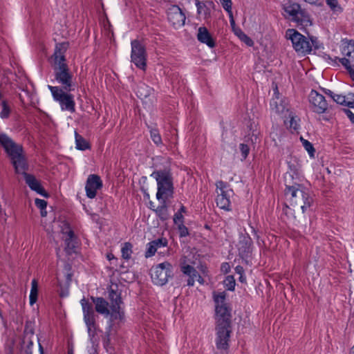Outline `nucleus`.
<instances>
[{
  "label": "nucleus",
  "instance_id": "nucleus-1",
  "mask_svg": "<svg viewBox=\"0 0 354 354\" xmlns=\"http://www.w3.org/2000/svg\"><path fill=\"white\" fill-rule=\"evenodd\" d=\"M68 46L65 42L57 44L50 57V64L56 82L66 91H72L75 90V81L65 57Z\"/></svg>",
  "mask_w": 354,
  "mask_h": 354
},
{
  "label": "nucleus",
  "instance_id": "nucleus-2",
  "mask_svg": "<svg viewBox=\"0 0 354 354\" xmlns=\"http://www.w3.org/2000/svg\"><path fill=\"white\" fill-rule=\"evenodd\" d=\"M285 196L290 205L294 208L293 210L301 209L303 214L305 213L313 202L308 190L301 184L294 182L290 174L285 176Z\"/></svg>",
  "mask_w": 354,
  "mask_h": 354
},
{
  "label": "nucleus",
  "instance_id": "nucleus-3",
  "mask_svg": "<svg viewBox=\"0 0 354 354\" xmlns=\"http://www.w3.org/2000/svg\"><path fill=\"white\" fill-rule=\"evenodd\" d=\"M0 144L4 148L12 160V165L17 173H24L26 161L22 154V147L16 144L6 134H0Z\"/></svg>",
  "mask_w": 354,
  "mask_h": 354
},
{
  "label": "nucleus",
  "instance_id": "nucleus-4",
  "mask_svg": "<svg viewBox=\"0 0 354 354\" xmlns=\"http://www.w3.org/2000/svg\"><path fill=\"white\" fill-rule=\"evenodd\" d=\"M286 37L292 42L293 48L301 55H306L311 52L313 48H319V41L316 37L308 39L295 29L286 31Z\"/></svg>",
  "mask_w": 354,
  "mask_h": 354
},
{
  "label": "nucleus",
  "instance_id": "nucleus-5",
  "mask_svg": "<svg viewBox=\"0 0 354 354\" xmlns=\"http://www.w3.org/2000/svg\"><path fill=\"white\" fill-rule=\"evenodd\" d=\"M153 176L158 185V192L156 198L165 199L171 196L173 193L172 180L171 175L166 171H158L151 174Z\"/></svg>",
  "mask_w": 354,
  "mask_h": 354
},
{
  "label": "nucleus",
  "instance_id": "nucleus-6",
  "mask_svg": "<svg viewBox=\"0 0 354 354\" xmlns=\"http://www.w3.org/2000/svg\"><path fill=\"white\" fill-rule=\"evenodd\" d=\"M54 100L59 102L62 111H75L74 96L63 88L57 86H48Z\"/></svg>",
  "mask_w": 354,
  "mask_h": 354
},
{
  "label": "nucleus",
  "instance_id": "nucleus-7",
  "mask_svg": "<svg viewBox=\"0 0 354 354\" xmlns=\"http://www.w3.org/2000/svg\"><path fill=\"white\" fill-rule=\"evenodd\" d=\"M214 354H228L230 337V326L217 325Z\"/></svg>",
  "mask_w": 354,
  "mask_h": 354
},
{
  "label": "nucleus",
  "instance_id": "nucleus-8",
  "mask_svg": "<svg viewBox=\"0 0 354 354\" xmlns=\"http://www.w3.org/2000/svg\"><path fill=\"white\" fill-rule=\"evenodd\" d=\"M171 275L172 266L167 261L159 263L151 269L152 281L158 286L165 285Z\"/></svg>",
  "mask_w": 354,
  "mask_h": 354
},
{
  "label": "nucleus",
  "instance_id": "nucleus-9",
  "mask_svg": "<svg viewBox=\"0 0 354 354\" xmlns=\"http://www.w3.org/2000/svg\"><path fill=\"white\" fill-rule=\"evenodd\" d=\"M111 306V322L113 324L119 323L124 318V311L121 307L122 304L120 295L113 290L109 292Z\"/></svg>",
  "mask_w": 354,
  "mask_h": 354
},
{
  "label": "nucleus",
  "instance_id": "nucleus-10",
  "mask_svg": "<svg viewBox=\"0 0 354 354\" xmlns=\"http://www.w3.org/2000/svg\"><path fill=\"white\" fill-rule=\"evenodd\" d=\"M217 196L216 202L217 206L223 209L229 210L230 206V194L232 192L229 185L222 180L216 183Z\"/></svg>",
  "mask_w": 354,
  "mask_h": 354
},
{
  "label": "nucleus",
  "instance_id": "nucleus-11",
  "mask_svg": "<svg viewBox=\"0 0 354 354\" xmlns=\"http://www.w3.org/2000/svg\"><path fill=\"white\" fill-rule=\"evenodd\" d=\"M131 62L139 68L145 70L146 68L147 54L145 46L138 40H133L131 43Z\"/></svg>",
  "mask_w": 354,
  "mask_h": 354
},
{
  "label": "nucleus",
  "instance_id": "nucleus-12",
  "mask_svg": "<svg viewBox=\"0 0 354 354\" xmlns=\"http://www.w3.org/2000/svg\"><path fill=\"white\" fill-rule=\"evenodd\" d=\"M286 12L285 17L297 22L304 23L308 21V17L301 9L300 5L297 3L288 2L283 6Z\"/></svg>",
  "mask_w": 354,
  "mask_h": 354
},
{
  "label": "nucleus",
  "instance_id": "nucleus-13",
  "mask_svg": "<svg viewBox=\"0 0 354 354\" xmlns=\"http://www.w3.org/2000/svg\"><path fill=\"white\" fill-rule=\"evenodd\" d=\"M344 57L339 59L346 68L354 67V41L352 40L343 41L341 48Z\"/></svg>",
  "mask_w": 354,
  "mask_h": 354
},
{
  "label": "nucleus",
  "instance_id": "nucleus-14",
  "mask_svg": "<svg viewBox=\"0 0 354 354\" xmlns=\"http://www.w3.org/2000/svg\"><path fill=\"white\" fill-rule=\"evenodd\" d=\"M309 102L312 110L319 114L324 113L328 108V103L324 95L312 90L309 95Z\"/></svg>",
  "mask_w": 354,
  "mask_h": 354
},
{
  "label": "nucleus",
  "instance_id": "nucleus-15",
  "mask_svg": "<svg viewBox=\"0 0 354 354\" xmlns=\"http://www.w3.org/2000/svg\"><path fill=\"white\" fill-rule=\"evenodd\" d=\"M61 227V232L62 234V239L66 243L65 250L66 252L71 253L74 252V249L75 248L76 241L75 237L74 236V233L71 229L68 223L66 222H62Z\"/></svg>",
  "mask_w": 354,
  "mask_h": 354
},
{
  "label": "nucleus",
  "instance_id": "nucleus-16",
  "mask_svg": "<svg viewBox=\"0 0 354 354\" xmlns=\"http://www.w3.org/2000/svg\"><path fill=\"white\" fill-rule=\"evenodd\" d=\"M169 21L175 28L182 27L185 24V15L177 6H171L167 12Z\"/></svg>",
  "mask_w": 354,
  "mask_h": 354
},
{
  "label": "nucleus",
  "instance_id": "nucleus-17",
  "mask_svg": "<svg viewBox=\"0 0 354 354\" xmlns=\"http://www.w3.org/2000/svg\"><path fill=\"white\" fill-rule=\"evenodd\" d=\"M102 187V181L100 177L96 174H91L88 176L85 189L86 196L89 198H93L97 194L98 189Z\"/></svg>",
  "mask_w": 354,
  "mask_h": 354
},
{
  "label": "nucleus",
  "instance_id": "nucleus-18",
  "mask_svg": "<svg viewBox=\"0 0 354 354\" xmlns=\"http://www.w3.org/2000/svg\"><path fill=\"white\" fill-rule=\"evenodd\" d=\"M217 325L230 326V313L226 304L216 306Z\"/></svg>",
  "mask_w": 354,
  "mask_h": 354
},
{
  "label": "nucleus",
  "instance_id": "nucleus-19",
  "mask_svg": "<svg viewBox=\"0 0 354 354\" xmlns=\"http://www.w3.org/2000/svg\"><path fill=\"white\" fill-rule=\"evenodd\" d=\"M271 109L279 114H283L285 111L288 112L285 101L279 99V93L277 86L274 89V97L270 102Z\"/></svg>",
  "mask_w": 354,
  "mask_h": 354
},
{
  "label": "nucleus",
  "instance_id": "nucleus-20",
  "mask_svg": "<svg viewBox=\"0 0 354 354\" xmlns=\"http://www.w3.org/2000/svg\"><path fill=\"white\" fill-rule=\"evenodd\" d=\"M24 178L26 184L32 190L36 192L37 194L43 196H48L47 193L41 187L39 181L37 179H36V178L34 176L24 173Z\"/></svg>",
  "mask_w": 354,
  "mask_h": 354
},
{
  "label": "nucleus",
  "instance_id": "nucleus-21",
  "mask_svg": "<svg viewBox=\"0 0 354 354\" xmlns=\"http://www.w3.org/2000/svg\"><path fill=\"white\" fill-rule=\"evenodd\" d=\"M197 39L200 42L205 44L209 48H213L215 46L214 40L205 27L198 28Z\"/></svg>",
  "mask_w": 354,
  "mask_h": 354
},
{
  "label": "nucleus",
  "instance_id": "nucleus-22",
  "mask_svg": "<svg viewBox=\"0 0 354 354\" xmlns=\"http://www.w3.org/2000/svg\"><path fill=\"white\" fill-rule=\"evenodd\" d=\"M95 304V310L105 317L111 316V310H109L108 302L102 297H91Z\"/></svg>",
  "mask_w": 354,
  "mask_h": 354
},
{
  "label": "nucleus",
  "instance_id": "nucleus-23",
  "mask_svg": "<svg viewBox=\"0 0 354 354\" xmlns=\"http://www.w3.org/2000/svg\"><path fill=\"white\" fill-rule=\"evenodd\" d=\"M252 241L248 235H242L240 237L238 248L241 254L248 255L252 252Z\"/></svg>",
  "mask_w": 354,
  "mask_h": 354
},
{
  "label": "nucleus",
  "instance_id": "nucleus-24",
  "mask_svg": "<svg viewBox=\"0 0 354 354\" xmlns=\"http://www.w3.org/2000/svg\"><path fill=\"white\" fill-rule=\"evenodd\" d=\"M167 244V241L165 239H158L153 241L147 244V248L145 253L147 258L152 257L158 250L161 247H165Z\"/></svg>",
  "mask_w": 354,
  "mask_h": 354
},
{
  "label": "nucleus",
  "instance_id": "nucleus-25",
  "mask_svg": "<svg viewBox=\"0 0 354 354\" xmlns=\"http://www.w3.org/2000/svg\"><path fill=\"white\" fill-rule=\"evenodd\" d=\"M153 93V90L147 84L140 83L136 90V94L141 100L149 97Z\"/></svg>",
  "mask_w": 354,
  "mask_h": 354
},
{
  "label": "nucleus",
  "instance_id": "nucleus-26",
  "mask_svg": "<svg viewBox=\"0 0 354 354\" xmlns=\"http://www.w3.org/2000/svg\"><path fill=\"white\" fill-rule=\"evenodd\" d=\"M39 295V286L37 279H33L31 281V288L29 295V302L30 306H33L37 301Z\"/></svg>",
  "mask_w": 354,
  "mask_h": 354
},
{
  "label": "nucleus",
  "instance_id": "nucleus-27",
  "mask_svg": "<svg viewBox=\"0 0 354 354\" xmlns=\"http://www.w3.org/2000/svg\"><path fill=\"white\" fill-rule=\"evenodd\" d=\"M132 245L129 242H126L122 244L121 252L123 259L129 260L131 258L132 254Z\"/></svg>",
  "mask_w": 354,
  "mask_h": 354
},
{
  "label": "nucleus",
  "instance_id": "nucleus-28",
  "mask_svg": "<svg viewBox=\"0 0 354 354\" xmlns=\"http://www.w3.org/2000/svg\"><path fill=\"white\" fill-rule=\"evenodd\" d=\"M181 265V271L186 275L189 277L197 276L196 270L191 266L186 265L185 261L183 260L180 261Z\"/></svg>",
  "mask_w": 354,
  "mask_h": 354
},
{
  "label": "nucleus",
  "instance_id": "nucleus-29",
  "mask_svg": "<svg viewBox=\"0 0 354 354\" xmlns=\"http://www.w3.org/2000/svg\"><path fill=\"white\" fill-rule=\"evenodd\" d=\"M289 120H285V123L286 125L294 130H296L299 127V119L298 117L294 115L292 113H290L288 114Z\"/></svg>",
  "mask_w": 354,
  "mask_h": 354
},
{
  "label": "nucleus",
  "instance_id": "nucleus-30",
  "mask_svg": "<svg viewBox=\"0 0 354 354\" xmlns=\"http://www.w3.org/2000/svg\"><path fill=\"white\" fill-rule=\"evenodd\" d=\"M0 104L2 106V111L0 113V117L1 118H7L9 117L10 113V109L6 100H2V95L0 93Z\"/></svg>",
  "mask_w": 354,
  "mask_h": 354
},
{
  "label": "nucleus",
  "instance_id": "nucleus-31",
  "mask_svg": "<svg viewBox=\"0 0 354 354\" xmlns=\"http://www.w3.org/2000/svg\"><path fill=\"white\" fill-rule=\"evenodd\" d=\"M325 1L327 6L334 13L338 14L342 12V8L339 4L337 0H325Z\"/></svg>",
  "mask_w": 354,
  "mask_h": 354
},
{
  "label": "nucleus",
  "instance_id": "nucleus-32",
  "mask_svg": "<svg viewBox=\"0 0 354 354\" xmlns=\"http://www.w3.org/2000/svg\"><path fill=\"white\" fill-rule=\"evenodd\" d=\"M76 148L80 150H85L88 148L87 142L80 135L75 133Z\"/></svg>",
  "mask_w": 354,
  "mask_h": 354
},
{
  "label": "nucleus",
  "instance_id": "nucleus-33",
  "mask_svg": "<svg viewBox=\"0 0 354 354\" xmlns=\"http://www.w3.org/2000/svg\"><path fill=\"white\" fill-rule=\"evenodd\" d=\"M235 34L239 37V38L243 41L248 46H252L253 45V41L246 35L241 30L239 29L235 30Z\"/></svg>",
  "mask_w": 354,
  "mask_h": 354
},
{
  "label": "nucleus",
  "instance_id": "nucleus-34",
  "mask_svg": "<svg viewBox=\"0 0 354 354\" xmlns=\"http://www.w3.org/2000/svg\"><path fill=\"white\" fill-rule=\"evenodd\" d=\"M84 319L87 326L88 332V333H90L92 330V328H94L95 326L94 314L84 315Z\"/></svg>",
  "mask_w": 354,
  "mask_h": 354
},
{
  "label": "nucleus",
  "instance_id": "nucleus-35",
  "mask_svg": "<svg viewBox=\"0 0 354 354\" xmlns=\"http://www.w3.org/2000/svg\"><path fill=\"white\" fill-rule=\"evenodd\" d=\"M326 93L328 95H330L333 98V100L337 104L346 106V102L345 95L334 94L331 91H328V92H326Z\"/></svg>",
  "mask_w": 354,
  "mask_h": 354
},
{
  "label": "nucleus",
  "instance_id": "nucleus-36",
  "mask_svg": "<svg viewBox=\"0 0 354 354\" xmlns=\"http://www.w3.org/2000/svg\"><path fill=\"white\" fill-rule=\"evenodd\" d=\"M154 210L157 216L160 217L162 220H167L169 218L167 208L166 207L165 205H161Z\"/></svg>",
  "mask_w": 354,
  "mask_h": 354
},
{
  "label": "nucleus",
  "instance_id": "nucleus-37",
  "mask_svg": "<svg viewBox=\"0 0 354 354\" xmlns=\"http://www.w3.org/2000/svg\"><path fill=\"white\" fill-rule=\"evenodd\" d=\"M196 6L197 8L198 14L203 15L205 16H207L209 15L207 6L204 2L196 0Z\"/></svg>",
  "mask_w": 354,
  "mask_h": 354
},
{
  "label": "nucleus",
  "instance_id": "nucleus-38",
  "mask_svg": "<svg viewBox=\"0 0 354 354\" xmlns=\"http://www.w3.org/2000/svg\"><path fill=\"white\" fill-rule=\"evenodd\" d=\"M80 302L82 306L84 315L88 314H94L93 306L88 302V301H86L85 299H82Z\"/></svg>",
  "mask_w": 354,
  "mask_h": 354
},
{
  "label": "nucleus",
  "instance_id": "nucleus-39",
  "mask_svg": "<svg viewBox=\"0 0 354 354\" xmlns=\"http://www.w3.org/2000/svg\"><path fill=\"white\" fill-rule=\"evenodd\" d=\"M225 297L226 295L224 292H219V293H214V300L216 304V306L218 305H225Z\"/></svg>",
  "mask_w": 354,
  "mask_h": 354
},
{
  "label": "nucleus",
  "instance_id": "nucleus-40",
  "mask_svg": "<svg viewBox=\"0 0 354 354\" xmlns=\"http://www.w3.org/2000/svg\"><path fill=\"white\" fill-rule=\"evenodd\" d=\"M224 10L228 13L229 17H232V0H219Z\"/></svg>",
  "mask_w": 354,
  "mask_h": 354
},
{
  "label": "nucleus",
  "instance_id": "nucleus-41",
  "mask_svg": "<svg viewBox=\"0 0 354 354\" xmlns=\"http://www.w3.org/2000/svg\"><path fill=\"white\" fill-rule=\"evenodd\" d=\"M224 283L225 287L229 290H234L235 287V280L233 276L229 275L226 277Z\"/></svg>",
  "mask_w": 354,
  "mask_h": 354
},
{
  "label": "nucleus",
  "instance_id": "nucleus-42",
  "mask_svg": "<svg viewBox=\"0 0 354 354\" xmlns=\"http://www.w3.org/2000/svg\"><path fill=\"white\" fill-rule=\"evenodd\" d=\"M150 132L151 138L154 143L157 145H160L162 143V139L158 131L156 129H151Z\"/></svg>",
  "mask_w": 354,
  "mask_h": 354
},
{
  "label": "nucleus",
  "instance_id": "nucleus-43",
  "mask_svg": "<svg viewBox=\"0 0 354 354\" xmlns=\"http://www.w3.org/2000/svg\"><path fill=\"white\" fill-rule=\"evenodd\" d=\"M303 146L305 148V149L308 152L310 157L314 156L315 153V149L313 146V145L306 140H303Z\"/></svg>",
  "mask_w": 354,
  "mask_h": 354
},
{
  "label": "nucleus",
  "instance_id": "nucleus-44",
  "mask_svg": "<svg viewBox=\"0 0 354 354\" xmlns=\"http://www.w3.org/2000/svg\"><path fill=\"white\" fill-rule=\"evenodd\" d=\"M240 151L241 152V155L243 159H245L249 153L250 148L245 144H241L239 146Z\"/></svg>",
  "mask_w": 354,
  "mask_h": 354
},
{
  "label": "nucleus",
  "instance_id": "nucleus-45",
  "mask_svg": "<svg viewBox=\"0 0 354 354\" xmlns=\"http://www.w3.org/2000/svg\"><path fill=\"white\" fill-rule=\"evenodd\" d=\"M178 229L180 236L184 237L189 234L188 229L183 225V223L178 225Z\"/></svg>",
  "mask_w": 354,
  "mask_h": 354
},
{
  "label": "nucleus",
  "instance_id": "nucleus-46",
  "mask_svg": "<svg viewBox=\"0 0 354 354\" xmlns=\"http://www.w3.org/2000/svg\"><path fill=\"white\" fill-rule=\"evenodd\" d=\"M174 222L176 225L183 223V216L180 212H177L174 216Z\"/></svg>",
  "mask_w": 354,
  "mask_h": 354
},
{
  "label": "nucleus",
  "instance_id": "nucleus-47",
  "mask_svg": "<svg viewBox=\"0 0 354 354\" xmlns=\"http://www.w3.org/2000/svg\"><path fill=\"white\" fill-rule=\"evenodd\" d=\"M35 203L36 206L40 209H46L47 206L46 201L42 199L36 198L35 201Z\"/></svg>",
  "mask_w": 354,
  "mask_h": 354
},
{
  "label": "nucleus",
  "instance_id": "nucleus-48",
  "mask_svg": "<svg viewBox=\"0 0 354 354\" xmlns=\"http://www.w3.org/2000/svg\"><path fill=\"white\" fill-rule=\"evenodd\" d=\"M284 212L286 215H288V216H292L294 218H295L294 214L292 212V209L288 206V205H286V208L284 209Z\"/></svg>",
  "mask_w": 354,
  "mask_h": 354
},
{
  "label": "nucleus",
  "instance_id": "nucleus-49",
  "mask_svg": "<svg viewBox=\"0 0 354 354\" xmlns=\"http://www.w3.org/2000/svg\"><path fill=\"white\" fill-rule=\"evenodd\" d=\"M350 101H354V94L353 93H348L347 95H346V106H348V104L350 103Z\"/></svg>",
  "mask_w": 354,
  "mask_h": 354
},
{
  "label": "nucleus",
  "instance_id": "nucleus-50",
  "mask_svg": "<svg viewBox=\"0 0 354 354\" xmlns=\"http://www.w3.org/2000/svg\"><path fill=\"white\" fill-rule=\"evenodd\" d=\"M197 276H192L189 277V279L187 280V285L189 286H192L194 284L195 279Z\"/></svg>",
  "mask_w": 354,
  "mask_h": 354
},
{
  "label": "nucleus",
  "instance_id": "nucleus-51",
  "mask_svg": "<svg viewBox=\"0 0 354 354\" xmlns=\"http://www.w3.org/2000/svg\"><path fill=\"white\" fill-rule=\"evenodd\" d=\"M346 115L348 118L350 119V120L354 124V113H352L351 111L348 110L346 111Z\"/></svg>",
  "mask_w": 354,
  "mask_h": 354
},
{
  "label": "nucleus",
  "instance_id": "nucleus-52",
  "mask_svg": "<svg viewBox=\"0 0 354 354\" xmlns=\"http://www.w3.org/2000/svg\"><path fill=\"white\" fill-rule=\"evenodd\" d=\"M346 69L348 71L352 80L354 81V67H353V68H346Z\"/></svg>",
  "mask_w": 354,
  "mask_h": 354
},
{
  "label": "nucleus",
  "instance_id": "nucleus-53",
  "mask_svg": "<svg viewBox=\"0 0 354 354\" xmlns=\"http://www.w3.org/2000/svg\"><path fill=\"white\" fill-rule=\"evenodd\" d=\"M235 270H236V272L240 274H242V273L243 272V269L241 266H236Z\"/></svg>",
  "mask_w": 354,
  "mask_h": 354
},
{
  "label": "nucleus",
  "instance_id": "nucleus-54",
  "mask_svg": "<svg viewBox=\"0 0 354 354\" xmlns=\"http://www.w3.org/2000/svg\"><path fill=\"white\" fill-rule=\"evenodd\" d=\"M40 210H41L40 213H41V216L44 217L47 215V212H46V209H41Z\"/></svg>",
  "mask_w": 354,
  "mask_h": 354
},
{
  "label": "nucleus",
  "instance_id": "nucleus-55",
  "mask_svg": "<svg viewBox=\"0 0 354 354\" xmlns=\"http://www.w3.org/2000/svg\"><path fill=\"white\" fill-rule=\"evenodd\" d=\"M306 2L314 4L319 1V0H304Z\"/></svg>",
  "mask_w": 354,
  "mask_h": 354
},
{
  "label": "nucleus",
  "instance_id": "nucleus-56",
  "mask_svg": "<svg viewBox=\"0 0 354 354\" xmlns=\"http://www.w3.org/2000/svg\"><path fill=\"white\" fill-rule=\"evenodd\" d=\"M106 257L109 260H111L114 259V255L112 253H109L107 254Z\"/></svg>",
  "mask_w": 354,
  "mask_h": 354
},
{
  "label": "nucleus",
  "instance_id": "nucleus-57",
  "mask_svg": "<svg viewBox=\"0 0 354 354\" xmlns=\"http://www.w3.org/2000/svg\"><path fill=\"white\" fill-rule=\"evenodd\" d=\"M185 211V207L184 206H181L180 210L178 212H184Z\"/></svg>",
  "mask_w": 354,
  "mask_h": 354
},
{
  "label": "nucleus",
  "instance_id": "nucleus-58",
  "mask_svg": "<svg viewBox=\"0 0 354 354\" xmlns=\"http://www.w3.org/2000/svg\"><path fill=\"white\" fill-rule=\"evenodd\" d=\"M231 18V20H230V23L232 25H234V21L233 19V16L232 17H230Z\"/></svg>",
  "mask_w": 354,
  "mask_h": 354
},
{
  "label": "nucleus",
  "instance_id": "nucleus-59",
  "mask_svg": "<svg viewBox=\"0 0 354 354\" xmlns=\"http://www.w3.org/2000/svg\"><path fill=\"white\" fill-rule=\"evenodd\" d=\"M198 277V281L200 282V283H202V280H201V277L197 274V277L196 278Z\"/></svg>",
  "mask_w": 354,
  "mask_h": 354
},
{
  "label": "nucleus",
  "instance_id": "nucleus-60",
  "mask_svg": "<svg viewBox=\"0 0 354 354\" xmlns=\"http://www.w3.org/2000/svg\"><path fill=\"white\" fill-rule=\"evenodd\" d=\"M26 354H32V351H29V348H28V350L26 351Z\"/></svg>",
  "mask_w": 354,
  "mask_h": 354
},
{
  "label": "nucleus",
  "instance_id": "nucleus-61",
  "mask_svg": "<svg viewBox=\"0 0 354 354\" xmlns=\"http://www.w3.org/2000/svg\"><path fill=\"white\" fill-rule=\"evenodd\" d=\"M349 354H354V346L351 348L350 353Z\"/></svg>",
  "mask_w": 354,
  "mask_h": 354
},
{
  "label": "nucleus",
  "instance_id": "nucleus-62",
  "mask_svg": "<svg viewBox=\"0 0 354 354\" xmlns=\"http://www.w3.org/2000/svg\"><path fill=\"white\" fill-rule=\"evenodd\" d=\"M240 280H241V281H242V282L244 281V279H243V277H242V274H241Z\"/></svg>",
  "mask_w": 354,
  "mask_h": 354
},
{
  "label": "nucleus",
  "instance_id": "nucleus-63",
  "mask_svg": "<svg viewBox=\"0 0 354 354\" xmlns=\"http://www.w3.org/2000/svg\"><path fill=\"white\" fill-rule=\"evenodd\" d=\"M40 351H41V354H43V350H42L41 346H40Z\"/></svg>",
  "mask_w": 354,
  "mask_h": 354
}]
</instances>
